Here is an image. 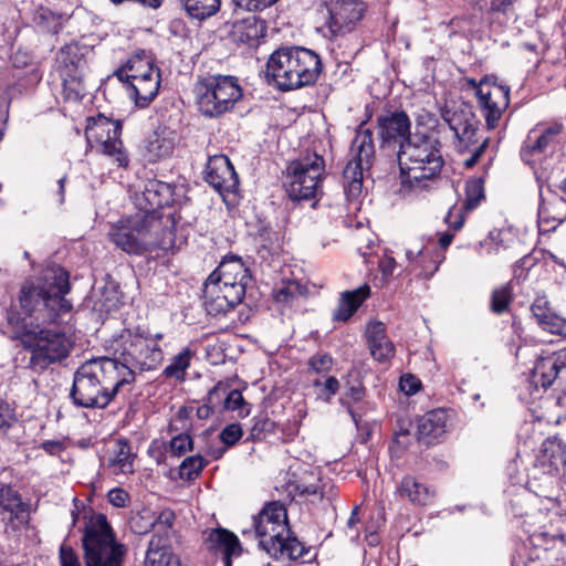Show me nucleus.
<instances>
[{
	"instance_id": "32",
	"label": "nucleus",
	"mask_w": 566,
	"mask_h": 566,
	"mask_svg": "<svg viewBox=\"0 0 566 566\" xmlns=\"http://www.w3.org/2000/svg\"><path fill=\"white\" fill-rule=\"evenodd\" d=\"M370 287L367 284L353 291L342 293L337 308L333 314L335 321L346 322L369 296Z\"/></svg>"
},
{
	"instance_id": "33",
	"label": "nucleus",
	"mask_w": 566,
	"mask_h": 566,
	"mask_svg": "<svg viewBox=\"0 0 566 566\" xmlns=\"http://www.w3.org/2000/svg\"><path fill=\"white\" fill-rule=\"evenodd\" d=\"M160 86V74L146 78H139L137 82L126 86L129 96L134 98L138 106H147L158 94Z\"/></svg>"
},
{
	"instance_id": "42",
	"label": "nucleus",
	"mask_w": 566,
	"mask_h": 566,
	"mask_svg": "<svg viewBox=\"0 0 566 566\" xmlns=\"http://www.w3.org/2000/svg\"><path fill=\"white\" fill-rule=\"evenodd\" d=\"M29 503L22 501L20 494L11 486L2 485L0 488V507L9 513L29 506Z\"/></svg>"
},
{
	"instance_id": "1",
	"label": "nucleus",
	"mask_w": 566,
	"mask_h": 566,
	"mask_svg": "<svg viewBox=\"0 0 566 566\" xmlns=\"http://www.w3.org/2000/svg\"><path fill=\"white\" fill-rule=\"evenodd\" d=\"M69 292V273L60 266L46 269L36 281H27L21 287L20 306L33 319L22 333L21 342L30 353L29 367L35 373L62 363L74 348L71 335L45 326L56 324L72 310V304L65 300Z\"/></svg>"
},
{
	"instance_id": "22",
	"label": "nucleus",
	"mask_w": 566,
	"mask_h": 566,
	"mask_svg": "<svg viewBox=\"0 0 566 566\" xmlns=\"http://www.w3.org/2000/svg\"><path fill=\"white\" fill-rule=\"evenodd\" d=\"M537 464L545 473H559L566 467V442L557 437L547 438L537 455Z\"/></svg>"
},
{
	"instance_id": "63",
	"label": "nucleus",
	"mask_w": 566,
	"mask_h": 566,
	"mask_svg": "<svg viewBox=\"0 0 566 566\" xmlns=\"http://www.w3.org/2000/svg\"><path fill=\"white\" fill-rule=\"evenodd\" d=\"M189 416H190V409L187 407H181V408H179V410L177 411V413L175 416V421H186L189 419Z\"/></svg>"
},
{
	"instance_id": "2",
	"label": "nucleus",
	"mask_w": 566,
	"mask_h": 566,
	"mask_svg": "<svg viewBox=\"0 0 566 566\" xmlns=\"http://www.w3.org/2000/svg\"><path fill=\"white\" fill-rule=\"evenodd\" d=\"M130 382V373L126 368L118 370L116 359L93 358L76 369L70 397L77 407L105 408Z\"/></svg>"
},
{
	"instance_id": "11",
	"label": "nucleus",
	"mask_w": 566,
	"mask_h": 566,
	"mask_svg": "<svg viewBox=\"0 0 566 566\" xmlns=\"http://www.w3.org/2000/svg\"><path fill=\"white\" fill-rule=\"evenodd\" d=\"M241 97L242 88L234 76H209L196 85L198 108L207 117H218L231 111Z\"/></svg>"
},
{
	"instance_id": "20",
	"label": "nucleus",
	"mask_w": 566,
	"mask_h": 566,
	"mask_svg": "<svg viewBox=\"0 0 566 566\" xmlns=\"http://www.w3.org/2000/svg\"><path fill=\"white\" fill-rule=\"evenodd\" d=\"M170 201L169 188L167 185L158 181H149L138 198L140 210L137 213L147 216H156L161 223H166V219L170 216H164L163 208Z\"/></svg>"
},
{
	"instance_id": "6",
	"label": "nucleus",
	"mask_w": 566,
	"mask_h": 566,
	"mask_svg": "<svg viewBox=\"0 0 566 566\" xmlns=\"http://www.w3.org/2000/svg\"><path fill=\"white\" fill-rule=\"evenodd\" d=\"M255 534L260 546L275 558L297 559L305 553V547L291 534L285 506L269 502L253 518Z\"/></svg>"
},
{
	"instance_id": "47",
	"label": "nucleus",
	"mask_w": 566,
	"mask_h": 566,
	"mask_svg": "<svg viewBox=\"0 0 566 566\" xmlns=\"http://www.w3.org/2000/svg\"><path fill=\"white\" fill-rule=\"evenodd\" d=\"M192 439L187 433L175 436L170 441V452L172 455L181 457L192 450Z\"/></svg>"
},
{
	"instance_id": "10",
	"label": "nucleus",
	"mask_w": 566,
	"mask_h": 566,
	"mask_svg": "<svg viewBox=\"0 0 566 566\" xmlns=\"http://www.w3.org/2000/svg\"><path fill=\"white\" fill-rule=\"evenodd\" d=\"M325 160L317 153H308L292 160L286 168L285 190L294 201L310 200L322 189Z\"/></svg>"
},
{
	"instance_id": "53",
	"label": "nucleus",
	"mask_w": 566,
	"mask_h": 566,
	"mask_svg": "<svg viewBox=\"0 0 566 566\" xmlns=\"http://www.w3.org/2000/svg\"><path fill=\"white\" fill-rule=\"evenodd\" d=\"M59 557L61 566H82L78 556L70 546L62 545Z\"/></svg>"
},
{
	"instance_id": "8",
	"label": "nucleus",
	"mask_w": 566,
	"mask_h": 566,
	"mask_svg": "<svg viewBox=\"0 0 566 566\" xmlns=\"http://www.w3.org/2000/svg\"><path fill=\"white\" fill-rule=\"evenodd\" d=\"M117 369L126 368L134 380L135 370L156 369L164 360L163 349L150 334L136 329H124L114 340Z\"/></svg>"
},
{
	"instance_id": "25",
	"label": "nucleus",
	"mask_w": 566,
	"mask_h": 566,
	"mask_svg": "<svg viewBox=\"0 0 566 566\" xmlns=\"http://www.w3.org/2000/svg\"><path fill=\"white\" fill-rule=\"evenodd\" d=\"M205 543L208 551L222 555L226 566H231V557L241 553L239 538L226 528L211 530Z\"/></svg>"
},
{
	"instance_id": "4",
	"label": "nucleus",
	"mask_w": 566,
	"mask_h": 566,
	"mask_svg": "<svg viewBox=\"0 0 566 566\" xmlns=\"http://www.w3.org/2000/svg\"><path fill=\"white\" fill-rule=\"evenodd\" d=\"M322 72V62L314 51L302 48H280L266 62L265 76L281 91L312 85Z\"/></svg>"
},
{
	"instance_id": "57",
	"label": "nucleus",
	"mask_w": 566,
	"mask_h": 566,
	"mask_svg": "<svg viewBox=\"0 0 566 566\" xmlns=\"http://www.w3.org/2000/svg\"><path fill=\"white\" fill-rule=\"evenodd\" d=\"M397 266V262L392 256H384L379 261V270L384 276H391Z\"/></svg>"
},
{
	"instance_id": "61",
	"label": "nucleus",
	"mask_w": 566,
	"mask_h": 566,
	"mask_svg": "<svg viewBox=\"0 0 566 566\" xmlns=\"http://www.w3.org/2000/svg\"><path fill=\"white\" fill-rule=\"evenodd\" d=\"M406 256L410 261V263H418L419 258H423V251L420 249L417 251H413L410 249V250H407Z\"/></svg>"
},
{
	"instance_id": "16",
	"label": "nucleus",
	"mask_w": 566,
	"mask_h": 566,
	"mask_svg": "<svg viewBox=\"0 0 566 566\" xmlns=\"http://www.w3.org/2000/svg\"><path fill=\"white\" fill-rule=\"evenodd\" d=\"M476 97L488 128H495L510 104V87L484 81L476 92Z\"/></svg>"
},
{
	"instance_id": "45",
	"label": "nucleus",
	"mask_w": 566,
	"mask_h": 566,
	"mask_svg": "<svg viewBox=\"0 0 566 566\" xmlns=\"http://www.w3.org/2000/svg\"><path fill=\"white\" fill-rule=\"evenodd\" d=\"M205 467V461L200 455L186 458L180 464V475L186 479H193Z\"/></svg>"
},
{
	"instance_id": "5",
	"label": "nucleus",
	"mask_w": 566,
	"mask_h": 566,
	"mask_svg": "<svg viewBox=\"0 0 566 566\" xmlns=\"http://www.w3.org/2000/svg\"><path fill=\"white\" fill-rule=\"evenodd\" d=\"M250 281L248 268L238 256H226L205 282L203 298L209 315H224L239 305Z\"/></svg>"
},
{
	"instance_id": "26",
	"label": "nucleus",
	"mask_w": 566,
	"mask_h": 566,
	"mask_svg": "<svg viewBox=\"0 0 566 566\" xmlns=\"http://www.w3.org/2000/svg\"><path fill=\"white\" fill-rule=\"evenodd\" d=\"M266 27L263 20L251 14L232 23L230 35L234 42L255 46L261 38L265 35Z\"/></svg>"
},
{
	"instance_id": "21",
	"label": "nucleus",
	"mask_w": 566,
	"mask_h": 566,
	"mask_svg": "<svg viewBox=\"0 0 566 566\" xmlns=\"http://www.w3.org/2000/svg\"><path fill=\"white\" fill-rule=\"evenodd\" d=\"M563 124L553 123L547 126L537 125L528 133V136L522 148L524 157L535 154H543L557 143L558 136L563 132Z\"/></svg>"
},
{
	"instance_id": "60",
	"label": "nucleus",
	"mask_w": 566,
	"mask_h": 566,
	"mask_svg": "<svg viewBox=\"0 0 566 566\" xmlns=\"http://www.w3.org/2000/svg\"><path fill=\"white\" fill-rule=\"evenodd\" d=\"M347 397L352 398L353 400L355 401H358L363 398L364 396V388L363 386L358 382L357 385H353V386H349L347 388V392H346Z\"/></svg>"
},
{
	"instance_id": "27",
	"label": "nucleus",
	"mask_w": 566,
	"mask_h": 566,
	"mask_svg": "<svg viewBox=\"0 0 566 566\" xmlns=\"http://www.w3.org/2000/svg\"><path fill=\"white\" fill-rule=\"evenodd\" d=\"M537 324L546 332L566 337V318L553 312L546 296H538L531 306Z\"/></svg>"
},
{
	"instance_id": "56",
	"label": "nucleus",
	"mask_w": 566,
	"mask_h": 566,
	"mask_svg": "<svg viewBox=\"0 0 566 566\" xmlns=\"http://www.w3.org/2000/svg\"><path fill=\"white\" fill-rule=\"evenodd\" d=\"M515 0H489L490 11L494 13H507Z\"/></svg>"
},
{
	"instance_id": "64",
	"label": "nucleus",
	"mask_w": 566,
	"mask_h": 566,
	"mask_svg": "<svg viewBox=\"0 0 566 566\" xmlns=\"http://www.w3.org/2000/svg\"><path fill=\"white\" fill-rule=\"evenodd\" d=\"M57 184H59V195H60L59 201L63 202V200H64L65 177L60 178Z\"/></svg>"
},
{
	"instance_id": "28",
	"label": "nucleus",
	"mask_w": 566,
	"mask_h": 566,
	"mask_svg": "<svg viewBox=\"0 0 566 566\" xmlns=\"http://www.w3.org/2000/svg\"><path fill=\"white\" fill-rule=\"evenodd\" d=\"M159 73L150 59L144 53L133 55L127 63L115 72V76L127 85Z\"/></svg>"
},
{
	"instance_id": "19",
	"label": "nucleus",
	"mask_w": 566,
	"mask_h": 566,
	"mask_svg": "<svg viewBox=\"0 0 566 566\" xmlns=\"http://www.w3.org/2000/svg\"><path fill=\"white\" fill-rule=\"evenodd\" d=\"M179 542L178 531L153 534L145 553L144 566H172L174 563H180L179 556L172 552L174 544Z\"/></svg>"
},
{
	"instance_id": "12",
	"label": "nucleus",
	"mask_w": 566,
	"mask_h": 566,
	"mask_svg": "<svg viewBox=\"0 0 566 566\" xmlns=\"http://www.w3.org/2000/svg\"><path fill=\"white\" fill-rule=\"evenodd\" d=\"M119 122L108 119L103 115L88 118L85 129L87 144L105 156L112 157L119 167L128 166V156L120 139Z\"/></svg>"
},
{
	"instance_id": "43",
	"label": "nucleus",
	"mask_w": 566,
	"mask_h": 566,
	"mask_svg": "<svg viewBox=\"0 0 566 566\" xmlns=\"http://www.w3.org/2000/svg\"><path fill=\"white\" fill-rule=\"evenodd\" d=\"M223 407L226 410L237 411L240 417H247L250 413V409L238 389L228 390Z\"/></svg>"
},
{
	"instance_id": "7",
	"label": "nucleus",
	"mask_w": 566,
	"mask_h": 566,
	"mask_svg": "<svg viewBox=\"0 0 566 566\" xmlns=\"http://www.w3.org/2000/svg\"><path fill=\"white\" fill-rule=\"evenodd\" d=\"M397 157L402 184L412 189H427L443 166L440 144L431 137L407 139L400 144Z\"/></svg>"
},
{
	"instance_id": "3",
	"label": "nucleus",
	"mask_w": 566,
	"mask_h": 566,
	"mask_svg": "<svg viewBox=\"0 0 566 566\" xmlns=\"http://www.w3.org/2000/svg\"><path fill=\"white\" fill-rule=\"evenodd\" d=\"M109 240L129 254H144L154 250L169 251L175 247L174 222L161 223L156 216L135 213L117 221L108 232Z\"/></svg>"
},
{
	"instance_id": "37",
	"label": "nucleus",
	"mask_w": 566,
	"mask_h": 566,
	"mask_svg": "<svg viewBox=\"0 0 566 566\" xmlns=\"http://www.w3.org/2000/svg\"><path fill=\"white\" fill-rule=\"evenodd\" d=\"M188 14L195 19H206L216 14L221 4V0H182Z\"/></svg>"
},
{
	"instance_id": "36",
	"label": "nucleus",
	"mask_w": 566,
	"mask_h": 566,
	"mask_svg": "<svg viewBox=\"0 0 566 566\" xmlns=\"http://www.w3.org/2000/svg\"><path fill=\"white\" fill-rule=\"evenodd\" d=\"M446 120L460 140H470L474 135L475 129L471 114L453 112L446 117Z\"/></svg>"
},
{
	"instance_id": "44",
	"label": "nucleus",
	"mask_w": 566,
	"mask_h": 566,
	"mask_svg": "<svg viewBox=\"0 0 566 566\" xmlns=\"http://www.w3.org/2000/svg\"><path fill=\"white\" fill-rule=\"evenodd\" d=\"M311 476L315 480V482H311L306 479H302L295 485V490L300 492L301 495L313 496L315 499L323 497V486L321 484V480L318 476H315L314 473H311Z\"/></svg>"
},
{
	"instance_id": "30",
	"label": "nucleus",
	"mask_w": 566,
	"mask_h": 566,
	"mask_svg": "<svg viewBox=\"0 0 566 566\" xmlns=\"http://www.w3.org/2000/svg\"><path fill=\"white\" fill-rule=\"evenodd\" d=\"M397 493L400 497L408 500L413 505L426 506L434 499V490L418 481L415 476L406 475L402 478Z\"/></svg>"
},
{
	"instance_id": "31",
	"label": "nucleus",
	"mask_w": 566,
	"mask_h": 566,
	"mask_svg": "<svg viewBox=\"0 0 566 566\" xmlns=\"http://www.w3.org/2000/svg\"><path fill=\"white\" fill-rule=\"evenodd\" d=\"M366 337L370 353L375 359L378 361H385L392 357L394 344L386 336L384 323H370L366 329Z\"/></svg>"
},
{
	"instance_id": "51",
	"label": "nucleus",
	"mask_w": 566,
	"mask_h": 566,
	"mask_svg": "<svg viewBox=\"0 0 566 566\" xmlns=\"http://www.w3.org/2000/svg\"><path fill=\"white\" fill-rule=\"evenodd\" d=\"M333 359L327 354H317L310 358L308 367L314 373L328 371L332 368Z\"/></svg>"
},
{
	"instance_id": "38",
	"label": "nucleus",
	"mask_w": 566,
	"mask_h": 566,
	"mask_svg": "<svg viewBox=\"0 0 566 566\" xmlns=\"http://www.w3.org/2000/svg\"><path fill=\"white\" fill-rule=\"evenodd\" d=\"M306 292V289L296 281H289L274 291L276 303L292 305Z\"/></svg>"
},
{
	"instance_id": "49",
	"label": "nucleus",
	"mask_w": 566,
	"mask_h": 566,
	"mask_svg": "<svg viewBox=\"0 0 566 566\" xmlns=\"http://www.w3.org/2000/svg\"><path fill=\"white\" fill-rule=\"evenodd\" d=\"M17 423L13 410L6 402H0V437L8 434L9 430Z\"/></svg>"
},
{
	"instance_id": "41",
	"label": "nucleus",
	"mask_w": 566,
	"mask_h": 566,
	"mask_svg": "<svg viewBox=\"0 0 566 566\" xmlns=\"http://www.w3.org/2000/svg\"><path fill=\"white\" fill-rule=\"evenodd\" d=\"M484 199L483 181L479 178L470 179L465 186L464 209L471 211L475 209Z\"/></svg>"
},
{
	"instance_id": "29",
	"label": "nucleus",
	"mask_w": 566,
	"mask_h": 566,
	"mask_svg": "<svg viewBox=\"0 0 566 566\" xmlns=\"http://www.w3.org/2000/svg\"><path fill=\"white\" fill-rule=\"evenodd\" d=\"M447 413L442 409L427 412L418 419V439L431 444L447 431Z\"/></svg>"
},
{
	"instance_id": "24",
	"label": "nucleus",
	"mask_w": 566,
	"mask_h": 566,
	"mask_svg": "<svg viewBox=\"0 0 566 566\" xmlns=\"http://www.w3.org/2000/svg\"><path fill=\"white\" fill-rule=\"evenodd\" d=\"M565 367L566 349L539 357L533 369V379L535 384L541 385L543 388H548Z\"/></svg>"
},
{
	"instance_id": "14",
	"label": "nucleus",
	"mask_w": 566,
	"mask_h": 566,
	"mask_svg": "<svg viewBox=\"0 0 566 566\" xmlns=\"http://www.w3.org/2000/svg\"><path fill=\"white\" fill-rule=\"evenodd\" d=\"M91 49L78 43H69L56 54V70L65 91L76 96L84 91L83 80L87 70V59Z\"/></svg>"
},
{
	"instance_id": "34",
	"label": "nucleus",
	"mask_w": 566,
	"mask_h": 566,
	"mask_svg": "<svg viewBox=\"0 0 566 566\" xmlns=\"http://www.w3.org/2000/svg\"><path fill=\"white\" fill-rule=\"evenodd\" d=\"M134 460L135 454L132 452L129 443L126 440H118L108 465L115 474H129L134 472Z\"/></svg>"
},
{
	"instance_id": "40",
	"label": "nucleus",
	"mask_w": 566,
	"mask_h": 566,
	"mask_svg": "<svg viewBox=\"0 0 566 566\" xmlns=\"http://www.w3.org/2000/svg\"><path fill=\"white\" fill-rule=\"evenodd\" d=\"M513 300L512 286L506 283L496 287L491 293V311L495 314H502L507 311Z\"/></svg>"
},
{
	"instance_id": "59",
	"label": "nucleus",
	"mask_w": 566,
	"mask_h": 566,
	"mask_svg": "<svg viewBox=\"0 0 566 566\" xmlns=\"http://www.w3.org/2000/svg\"><path fill=\"white\" fill-rule=\"evenodd\" d=\"M214 408L216 407L207 401L206 403L197 408V417L199 419H208L213 415Z\"/></svg>"
},
{
	"instance_id": "46",
	"label": "nucleus",
	"mask_w": 566,
	"mask_h": 566,
	"mask_svg": "<svg viewBox=\"0 0 566 566\" xmlns=\"http://www.w3.org/2000/svg\"><path fill=\"white\" fill-rule=\"evenodd\" d=\"M313 385L322 387L318 398L325 402H331L332 397L339 390V381L333 376L327 377L324 381L316 379Z\"/></svg>"
},
{
	"instance_id": "18",
	"label": "nucleus",
	"mask_w": 566,
	"mask_h": 566,
	"mask_svg": "<svg viewBox=\"0 0 566 566\" xmlns=\"http://www.w3.org/2000/svg\"><path fill=\"white\" fill-rule=\"evenodd\" d=\"M205 179L221 196L234 191L239 184L234 168L226 155H214L208 159Z\"/></svg>"
},
{
	"instance_id": "54",
	"label": "nucleus",
	"mask_w": 566,
	"mask_h": 566,
	"mask_svg": "<svg viewBox=\"0 0 566 566\" xmlns=\"http://www.w3.org/2000/svg\"><path fill=\"white\" fill-rule=\"evenodd\" d=\"M420 385V380L410 374L403 375L399 381L400 390L408 396L416 394L419 390Z\"/></svg>"
},
{
	"instance_id": "55",
	"label": "nucleus",
	"mask_w": 566,
	"mask_h": 566,
	"mask_svg": "<svg viewBox=\"0 0 566 566\" xmlns=\"http://www.w3.org/2000/svg\"><path fill=\"white\" fill-rule=\"evenodd\" d=\"M107 497L109 503L114 506L123 507L128 500V494L122 489H113L108 492Z\"/></svg>"
},
{
	"instance_id": "52",
	"label": "nucleus",
	"mask_w": 566,
	"mask_h": 566,
	"mask_svg": "<svg viewBox=\"0 0 566 566\" xmlns=\"http://www.w3.org/2000/svg\"><path fill=\"white\" fill-rule=\"evenodd\" d=\"M228 390L229 385L224 381H219L212 389L209 390L207 401L214 407L220 406L222 402L224 403V398Z\"/></svg>"
},
{
	"instance_id": "58",
	"label": "nucleus",
	"mask_w": 566,
	"mask_h": 566,
	"mask_svg": "<svg viewBox=\"0 0 566 566\" xmlns=\"http://www.w3.org/2000/svg\"><path fill=\"white\" fill-rule=\"evenodd\" d=\"M486 147L488 139L483 140V143L472 153V155L464 160V166L467 168H473L480 160V157L484 153Z\"/></svg>"
},
{
	"instance_id": "15",
	"label": "nucleus",
	"mask_w": 566,
	"mask_h": 566,
	"mask_svg": "<svg viewBox=\"0 0 566 566\" xmlns=\"http://www.w3.org/2000/svg\"><path fill=\"white\" fill-rule=\"evenodd\" d=\"M325 7L328 12L326 25L335 36L354 31L366 11L363 0H325Z\"/></svg>"
},
{
	"instance_id": "9",
	"label": "nucleus",
	"mask_w": 566,
	"mask_h": 566,
	"mask_svg": "<svg viewBox=\"0 0 566 566\" xmlns=\"http://www.w3.org/2000/svg\"><path fill=\"white\" fill-rule=\"evenodd\" d=\"M86 566H120L124 545L115 541L111 525L103 514L92 517L83 536Z\"/></svg>"
},
{
	"instance_id": "48",
	"label": "nucleus",
	"mask_w": 566,
	"mask_h": 566,
	"mask_svg": "<svg viewBox=\"0 0 566 566\" xmlns=\"http://www.w3.org/2000/svg\"><path fill=\"white\" fill-rule=\"evenodd\" d=\"M279 0H231L235 8L248 12H260L276 3Z\"/></svg>"
},
{
	"instance_id": "13",
	"label": "nucleus",
	"mask_w": 566,
	"mask_h": 566,
	"mask_svg": "<svg viewBox=\"0 0 566 566\" xmlns=\"http://www.w3.org/2000/svg\"><path fill=\"white\" fill-rule=\"evenodd\" d=\"M353 158L346 164L343 177L345 187L350 197L360 193L364 171L371 167L375 157L373 134L369 129H359L352 142Z\"/></svg>"
},
{
	"instance_id": "39",
	"label": "nucleus",
	"mask_w": 566,
	"mask_h": 566,
	"mask_svg": "<svg viewBox=\"0 0 566 566\" xmlns=\"http://www.w3.org/2000/svg\"><path fill=\"white\" fill-rule=\"evenodd\" d=\"M30 523V505L10 513L4 531L8 535L18 536Z\"/></svg>"
},
{
	"instance_id": "50",
	"label": "nucleus",
	"mask_w": 566,
	"mask_h": 566,
	"mask_svg": "<svg viewBox=\"0 0 566 566\" xmlns=\"http://www.w3.org/2000/svg\"><path fill=\"white\" fill-rule=\"evenodd\" d=\"M242 437V429L238 423L228 424L219 434L220 440L227 446H234Z\"/></svg>"
},
{
	"instance_id": "23",
	"label": "nucleus",
	"mask_w": 566,
	"mask_h": 566,
	"mask_svg": "<svg viewBox=\"0 0 566 566\" xmlns=\"http://www.w3.org/2000/svg\"><path fill=\"white\" fill-rule=\"evenodd\" d=\"M379 134L384 142H406L410 135V119L403 112H392L378 117Z\"/></svg>"
},
{
	"instance_id": "17",
	"label": "nucleus",
	"mask_w": 566,
	"mask_h": 566,
	"mask_svg": "<svg viewBox=\"0 0 566 566\" xmlns=\"http://www.w3.org/2000/svg\"><path fill=\"white\" fill-rule=\"evenodd\" d=\"M176 513L170 509H164L156 514L150 509H143L134 512L129 518V528L138 535H144L154 530L153 534H168L169 531H177Z\"/></svg>"
},
{
	"instance_id": "62",
	"label": "nucleus",
	"mask_w": 566,
	"mask_h": 566,
	"mask_svg": "<svg viewBox=\"0 0 566 566\" xmlns=\"http://www.w3.org/2000/svg\"><path fill=\"white\" fill-rule=\"evenodd\" d=\"M453 237H454V235H453L451 232H444V233H442V234L440 235V238H439V244H440V247H441L442 249H447V248L451 244V242H452V240H453Z\"/></svg>"
},
{
	"instance_id": "35",
	"label": "nucleus",
	"mask_w": 566,
	"mask_h": 566,
	"mask_svg": "<svg viewBox=\"0 0 566 566\" xmlns=\"http://www.w3.org/2000/svg\"><path fill=\"white\" fill-rule=\"evenodd\" d=\"M195 352L190 347L184 348L175 355L170 363L165 367L163 374L166 378L184 381L186 379L187 369L190 367Z\"/></svg>"
}]
</instances>
